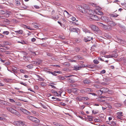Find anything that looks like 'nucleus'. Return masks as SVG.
<instances>
[{
    "label": "nucleus",
    "instance_id": "obj_1",
    "mask_svg": "<svg viewBox=\"0 0 126 126\" xmlns=\"http://www.w3.org/2000/svg\"><path fill=\"white\" fill-rule=\"evenodd\" d=\"M89 6L85 4H83L82 5H78L77 6V10L83 14L87 13L89 9Z\"/></svg>",
    "mask_w": 126,
    "mask_h": 126
},
{
    "label": "nucleus",
    "instance_id": "obj_2",
    "mask_svg": "<svg viewBox=\"0 0 126 126\" xmlns=\"http://www.w3.org/2000/svg\"><path fill=\"white\" fill-rule=\"evenodd\" d=\"M7 109L9 111L12 113L16 115L18 117L20 115V114L17 111L12 108L8 107L7 108Z\"/></svg>",
    "mask_w": 126,
    "mask_h": 126
},
{
    "label": "nucleus",
    "instance_id": "obj_3",
    "mask_svg": "<svg viewBox=\"0 0 126 126\" xmlns=\"http://www.w3.org/2000/svg\"><path fill=\"white\" fill-rule=\"evenodd\" d=\"M108 91V89L106 88H100L99 90H97L96 92L98 93L99 94H100L99 93L101 92L100 94L101 95L103 93H106Z\"/></svg>",
    "mask_w": 126,
    "mask_h": 126
},
{
    "label": "nucleus",
    "instance_id": "obj_4",
    "mask_svg": "<svg viewBox=\"0 0 126 126\" xmlns=\"http://www.w3.org/2000/svg\"><path fill=\"white\" fill-rule=\"evenodd\" d=\"M27 118L31 121L35 123H38L39 122V120L34 117L31 116H27Z\"/></svg>",
    "mask_w": 126,
    "mask_h": 126
},
{
    "label": "nucleus",
    "instance_id": "obj_5",
    "mask_svg": "<svg viewBox=\"0 0 126 126\" xmlns=\"http://www.w3.org/2000/svg\"><path fill=\"white\" fill-rule=\"evenodd\" d=\"M90 36L85 37L84 38V40L85 42L90 41L91 40H93V35H94V34L90 32Z\"/></svg>",
    "mask_w": 126,
    "mask_h": 126
},
{
    "label": "nucleus",
    "instance_id": "obj_6",
    "mask_svg": "<svg viewBox=\"0 0 126 126\" xmlns=\"http://www.w3.org/2000/svg\"><path fill=\"white\" fill-rule=\"evenodd\" d=\"M88 19L90 20H94L97 21L99 20V18L96 15H91V16H89Z\"/></svg>",
    "mask_w": 126,
    "mask_h": 126
},
{
    "label": "nucleus",
    "instance_id": "obj_7",
    "mask_svg": "<svg viewBox=\"0 0 126 126\" xmlns=\"http://www.w3.org/2000/svg\"><path fill=\"white\" fill-rule=\"evenodd\" d=\"M15 125L17 126H24V122L22 121H15L14 122Z\"/></svg>",
    "mask_w": 126,
    "mask_h": 126
},
{
    "label": "nucleus",
    "instance_id": "obj_8",
    "mask_svg": "<svg viewBox=\"0 0 126 126\" xmlns=\"http://www.w3.org/2000/svg\"><path fill=\"white\" fill-rule=\"evenodd\" d=\"M117 116H116L117 118L120 119L121 120H123L122 116H123V112H122L119 111L117 113Z\"/></svg>",
    "mask_w": 126,
    "mask_h": 126
},
{
    "label": "nucleus",
    "instance_id": "obj_9",
    "mask_svg": "<svg viewBox=\"0 0 126 126\" xmlns=\"http://www.w3.org/2000/svg\"><path fill=\"white\" fill-rule=\"evenodd\" d=\"M20 110L22 112L27 115H29L30 114V112L26 109H24L22 108H20Z\"/></svg>",
    "mask_w": 126,
    "mask_h": 126
},
{
    "label": "nucleus",
    "instance_id": "obj_10",
    "mask_svg": "<svg viewBox=\"0 0 126 126\" xmlns=\"http://www.w3.org/2000/svg\"><path fill=\"white\" fill-rule=\"evenodd\" d=\"M90 27L91 29L94 31L97 32L99 30V29L95 25H91Z\"/></svg>",
    "mask_w": 126,
    "mask_h": 126
},
{
    "label": "nucleus",
    "instance_id": "obj_11",
    "mask_svg": "<svg viewBox=\"0 0 126 126\" xmlns=\"http://www.w3.org/2000/svg\"><path fill=\"white\" fill-rule=\"evenodd\" d=\"M107 23L110 27H113L116 25L115 24L113 21H110L109 20Z\"/></svg>",
    "mask_w": 126,
    "mask_h": 126
},
{
    "label": "nucleus",
    "instance_id": "obj_12",
    "mask_svg": "<svg viewBox=\"0 0 126 126\" xmlns=\"http://www.w3.org/2000/svg\"><path fill=\"white\" fill-rule=\"evenodd\" d=\"M101 18L102 20L105 21L106 23L107 22L109 19V18L105 16H102L101 17Z\"/></svg>",
    "mask_w": 126,
    "mask_h": 126
},
{
    "label": "nucleus",
    "instance_id": "obj_13",
    "mask_svg": "<svg viewBox=\"0 0 126 126\" xmlns=\"http://www.w3.org/2000/svg\"><path fill=\"white\" fill-rule=\"evenodd\" d=\"M87 13L90 15V16H91V15H93L94 13V11L92 9H90L89 7V9H88Z\"/></svg>",
    "mask_w": 126,
    "mask_h": 126
},
{
    "label": "nucleus",
    "instance_id": "obj_14",
    "mask_svg": "<svg viewBox=\"0 0 126 126\" xmlns=\"http://www.w3.org/2000/svg\"><path fill=\"white\" fill-rule=\"evenodd\" d=\"M83 64L81 65L80 66H74V69L76 70H80L82 67H83Z\"/></svg>",
    "mask_w": 126,
    "mask_h": 126
},
{
    "label": "nucleus",
    "instance_id": "obj_15",
    "mask_svg": "<svg viewBox=\"0 0 126 126\" xmlns=\"http://www.w3.org/2000/svg\"><path fill=\"white\" fill-rule=\"evenodd\" d=\"M109 16L111 17L116 18L119 16V15H118L115 12H114L113 13L110 14Z\"/></svg>",
    "mask_w": 126,
    "mask_h": 126
},
{
    "label": "nucleus",
    "instance_id": "obj_16",
    "mask_svg": "<svg viewBox=\"0 0 126 126\" xmlns=\"http://www.w3.org/2000/svg\"><path fill=\"white\" fill-rule=\"evenodd\" d=\"M83 82L85 84H89L91 83V81L90 80L86 79L83 80Z\"/></svg>",
    "mask_w": 126,
    "mask_h": 126
},
{
    "label": "nucleus",
    "instance_id": "obj_17",
    "mask_svg": "<svg viewBox=\"0 0 126 126\" xmlns=\"http://www.w3.org/2000/svg\"><path fill=\"white\" fill-rule=\"evenodd\" d=\"M103 28L106 30L109 31L111 30V28L109 25H105L103 27Z\"/></svg>",
    "mask_w": 126,
    "mask_h": 126
},
{
    "label": "nucleus",
    "instance_id": "obj_18",
    "mask_svg": "<svg viewBox=\"0 0 126 126\" xmlns=\"http://www.w3.org/2000/svg\"><path fill=\"white\" fill-rule=\"evenodd\" d=\"M101 9L99 7H96V8L94 10V12L95 13L97 14V13L99 12L100 11Z\"/></svg>",
    "mask_w": 126,
    "mask_h": 126
},
{
    "label": "nucleus",
    "instance_id": "obj_19",
    "mask_svg": "<svg viewBox=\"0 0 126 126\" xmlns=\"http://www.w3.org/2000/svg\"><path fill=\"white\" fill-rule=\"evenodd\" d=\"M14 32L16 33L19 34H22L23 33V31L22 30H20L18 31H14Z\"/></svg>",
    "mask_w": 126,
    "mask_h": 126
},
{
    "label": "nucleus",
    "instance_id": "obj_20",
    "mask_svg": "<svg viewBox=\"0 0 126 126\" xmlns=\"http://www.w3.org/2000/svg\"><path fill=\"white\" fill-rule=\"evenodd\" d=\"M22 0H15V2L17 6H19L20 4V1H21Z\"/></svg>",
    "mask_w": 126,
    "mask_h": 126
},
{
    "label": "nucleus",
    "instance_id": "obj_21",
    "mask_svg": "<svg viewBox=\"0 0 126 126\" xmlns=\"http://www.w3.org/2000/svg\"><path fill=\"white\" fill-rule=\"evenodd\" d=\"M31 112L34 114V115L35 116H38L39 113L35 111L34 110L31 111Z\"/></svg>",
    "mask_w": 126,
    "mask_h": 126
},
{
    "label": "nucleus",
    "instance_id": "obj_22",
    "mask_svg": "<svg viewBox=\"0 0 126 126\" xmlns=\"http://www.w3.org/2000/svg\"><path fill=\"white\" fill-rule=\"evenodd\" d=\"M36 76L38 78V80L41 81H43L44 80V79L42 78V77H40V76L38 75H37Z\"/></svg>",
    "mask_w": 126,
    "mask_h": 126
},
{
    "label": "nucleus",
    "instance_id": "obj_23",
    "mask_svg": "<svg viewBox=\"0 0 126 126\" xmlns=\"http://www.w3.org/2000/svg\"><path fill=\"white\" fill-rule=\"evenodd\" d=\"M10 21L8 19H5V20L3 21V23L7 24L8 25L9 24Z\"/></svg>",
    "mask_w": 126,
    "mask_h": 126
},
{
    "label": "nucleus",
    "instance_id": "obj_24",
    "mask_svg": "<svg viewBox=\"0 0 126 126\" xmlns=\"http://www.w3.org/2000/svg\"><path fill=\"white\" fill-rule=\"evenodd\" d=\"M51 92L52 93H53V94L54 95H55L56 96H59L58 94L57 93V92L56 91H54L53 90H52Z\"/></svg>",
    "mask_w": 126,
    "mask_h": 126
},
{
    "label": "nucleus",
    "instance_id": "obj_25",
    "mask_svg": "<svg viewBox=\"0 0 126 126\" xmlns=\"http://www.w3.org/2000/svg\"><path fill=\"white\" fill-rule=\"evenodd\" d=\"M70 31L72 32H77V31L76 28H75L73 27L71 28L70 30Z\"/></svg>",
    "mask_w": 126,
    "mask_h": 126
},
{
    "label": "nucleus",
    "instance_id": "obj_26",
    "mask_svg": "<svg viewBox=\"0 0 126 126\" xmlns=\"http://www.w3.org/2000/svg\"><path fill=\"white\" fill-rule=\"evenodd\" d=\"M88 99H89V98L87 97H82L81 98V100L84 101H86Z\"/></svg>",
    "mask_w": 126,
    "mask_h": 126
},
{
    "label": "nucleus",
    "instance_id": "obj_27",
    "mask_svg": "<svg viewBox=\"0 0 126 126\" xmlns=\"http://www.w3.org/2000/svg\"><path fill=\"white\" fill-rule=\"evenodd\" d=\"M85 91H86V92H92L93 90L91 88H87L85 89Z\"/></svg>",
    "mask_w": 126,
    "mask_h": 126
},
{
    "label": "nucleus",
    "instance_id": "obj_28",
    "mask_svg": "<svg viewBox=\"0 0 126 126\" xmlns=\"http://www.w3.org/2000/svg\"><path fill=\"white\" fill-rule=\"evenodd\" d=\"M9 33V32L8 31H4L3 32L2 34L4 35H7Z\"/></svg>",
    "mask_w": 126,
    "mask_h": 126
},
{
    "label": "nucleus",
    "instance_id": "obj_29",
    "mask_svg": "<svg viewBox=\"0 0 126 126\" xmlns=\"http://www.w3.org/2000/svg\"><path fill=\"white\" fill-rule=\"evenodd\" d=\"M108 93L110 94H112L114 92L113 91L111 90H109L108 89V91H107Z\"/></svg>",
    "mask_w": 126,
    "mask_h": 126
},
{
    "label": "nucleus",
    "instance_id": "obj_30",
    "mask_svg": "<svg viewBox=\"0 0 126 126\" xmlns=\"http://www.w3.org/2000/svg\"><path fill=\"white\" fill-rule=\"evenodd\" d=\"M27 67L29 69H32L33 67V65L32 64L29 65L27 66Z\"/></svg>",
    "mask_w": 126,
    "mask_h": 126
},
{
    "label": "nucleus",
    "instance_id": "obj_31",
    "mask_svg": "<svg viewBox=\"0 0 126 126\" xmlns=\"http://www.w3.org/2000/svg\"><path fill=\"white\" fill-rule=\"evenodd\" d=\"M37 62L38 64H39L42 63V61L40 59H38L37 60Z\"/></svg>",
    "mask_w": 126,
    "mask_h": 126
},
{
    "label": "nucleus",
    "instance_id": "obj_32",
    "mask_svg": "<svg viewBox=\"0 0 126 126\" xmlns=\"http://www.w3.org/2000/svg\"><path fill=\"white\" fill-rule=\"evenodd\" d=\"M97 24L98 25H99V26H100L102 27L103 28V27L104 26V24H103L102 23L99 22H98Z\"/></svg>",
    "mask_w": 126,
    "mask_h": 126
},
{
    "label": "nucleus",
    "instance_id": "obj_33",
    "mask_svg": "<svg viewBox=\"0 0 126 126\" xmlns=\"http://www.w3.org/2000/svg\"><path fill=\"white\" fill-rule=\"evenodd\" d=\"M18 43H21L22 44H26L25 42L23 40H21L20 41H17Z\"/></svg>",
    "mask_w": 126,
    "mask_h": 126
},
{
    "label": "nucleus",
    "instance_id": "obj_34",
    "mask_svg": "<svg viewBox=\"0 0 126 126\" xmlns=\"http://www.w3.org/2000/svg\"><path fill=\"white\" fill-rule=\"evenodd\" d=\"M93 63L95 64H98L99 63V62L97 60L95 59L93 61Z\"/></svg>",
    "mask_w": 126,
    "mask_h": 126
},
{
    "label": "nucleus",
    "instance_id": "obj_35",
    "mask_svg": "<svg viewBox=\"0 0 126 126\" xmlns=\"http://www.w3.org/2000/svg\"><path fill=\"white\" fill-rule=\"evenodd\" d=\"M75 58L77 60L81 59V58L79 56H75Z\"/></svg>",
    "mask_w": 126,
    "mask_h": 126
},
{
    "label": "nucleus",
    "instance_id": "obj_36",
    "mask_svg": "<svg viewBox=\"0 0 126 126\" xmlns=\"http://www.w3.org/2000/svg\"><path fill=\"white\" fill-rule=\"evenodd\" d=\"M113 56H111V55H105L104 56V57L107 58H111L113 57Z\"/></svg>",
    "mask_w": 126,
    "mask_h": 126
},
{
    "label": "nucleus",
    "instance_id": "obj_37",
    "mask_svg": "<svg viewBox=\"0 0 126 126\" xmlns=\"http://www.w3.org/2000/svg\"><path fill=\"white\" fill-rule=\"evenodd\" d=\"M40 85L42 86H45L46 84L45 82H42L40 83Z\"/></svg>",
    "mask_w": 126,
    "mask_h": 126
},
{
    "label": "nucleus",
    "instance_id": "obj_38",
    "mask_svg": "<svg viewBox=\"0 0 126 126\" xmlns=\"http://www.w3.org/2000/svg\"><path fill=\"white\" fill-rule=\"evenodd\" d=\"M75 50L76 52H78L80 50V48L79 47H76Z\"/></svg>",
    "mask_w": 126,
    "mask_h": 126
},
{
    "label": "nucleus",
    "instance_id": "obj_39",
    "mask_svg": "<svg viewBox=\"0 0 126 126\" xmlns=\"http://www.w3.org/2000/svg\"><path fill=\"white\" fill-rule=\"evenodd\" d=\"M106 99L109 101H111L112 100V98L111 97H107Z\"/></svg>",
    "mask_w": 126,
    "mask_h": 126
},
{
    "label": "nucleus",
    "instance_id": "obj_40",
    "mask_svg": "<svg viewBox=\"0 0 126 126\" xmlns=\"http://www.w3.org/2000/svg\"><path fill=\"white\" fill-rule=\"evenodd\" d=\"M93 86L97 88H99L100 87L99 85H98L94 84L93 85Z\"/></svg>",
    "mask_w": 126,
    "mask_h": 126
},
{
    "label": "nucleus",
    "instance_id": "obj_41",
    "mask_svg": "<svg viewBox=\"0 0 126 126\" xmlns=\"http://www.w3.org/2000/svg\"><path fill=\"white\" fill-rule=\"evenodd\" d=\"M21 6V8H23L24 9H26L28 7V6L24 5Z\"/></svg>",
    "mask_w": 126,
    "mask_h": 126
},
{
    "label": "nucleus",
    "instance_id": "obj_42",
    "mask_svg": "<svg viewBox=\"0 0 126 126\" xmlns=\"http://www.w3.org/2000/svg\"><path fill=\"white\" fill-rule=\"evenodd\" d=\"M97 15H103V13L102 12H101L100 11L99 12L97 13Z\"/></svg>",
    "mask_w": 126,
    "mask_h": 126
},
{
    "label": "nucleus",
    "instance_id": "obj_43",
    "mask_svg": "<svg viewBox=\"0 0 126 126\" xmlns=\"http://www.w3.org/2000/svg\"><path fill=\"white\" fill-rule=\"evenodd\" d=\"M87 67L88 68H92L91 66L90 65H87L85 66V65H83V67Z\"/></svg>",
    "mask_w": 126,
    "mask_h": 126
},
{
    "label": "nucleus",
    "instance_id": "obj_44",
    "mask_svg": "<svg viewBox=\"0 0 126 126\" xmlns=\"http://www.w3.org/2000/svg\"><path fill=\"white\" fill-rule=\"evenodd\" d=\"M116 126V123L115 122H113L112 123V124L111 125H110V126Z\"/></svg>",
    "mask_w": 126,
    "mask_h": 126
},
{
    "label": "nucleus",
    "instance_id": "obj_45",
    "mask_svg": "<svg viewBox=\"0 0 126 126\" xmlns=\"http://www.w3.org/2000/svg\"><path fill=\"white\" fill-rule=\"evenodd\" d=\"M10 15H8V14H7L6 13L5 14V15H4V16L5 17H9Z\"/></svg>",
    "mask_w": 126,
    "mask_h": 126
},
{
    "label": "nucleus",
    "instance_id": "obj_46",
    "mask_svg": "<svg viewBox=\"0 0 126 126\" xmlns=\"http://www.w3.org/2000/svg\"><path fill=\"white\" fill-rule=\"evenodd\" d=\"M49 86H51V87L55 89L56 87L54 85H52L51 84H49L48 85Z\"/></svg>",
    "mask_w": 126,
    "mask_h": 126
},
{
    "label": "nucleus",
    "instance_id": "obj_47",
    "mask_svg": "<svg viewBox=\"0 0 126 126\" xmlns=\"http://www.w3.org/2000/svg\"><path fill=\"white\" fill-rule=\"evenodd\" d=\"M6 13L7 14H8L10 15L12 14L11 12L10 11H6Z\"/></svg>",
    "mask_w": 126,
    "mask_h": 126
},
{
    "label": "nucleus",
    "instance_id": "obj_48",
    "mask_svg": "<svg viewBox=\"0 0 126 126\" xmlns=\"http://www.w3.org/2000/svg\"><path fill=\"white\" fill-rule=\"evenodd\" d=\"M9 100L10 102H15V101L13 99L10 98Z\"/></svg>",
    "mask_w": 126,
    "mask_h": 126
},
{
    "label": "nucleus",
    "instance_id": "obj_49",
    "mask_svg": "<svg viewBox=\"0 0 126 126\" xmlns=\"http://www.w3.org/2000/svg\"><path fill=\"white\" fill-rule=\"evenodd\" d=\"M16 105L19 106H21V103L19 102H16Z\"/></svg>",
    "mask_w": 126,
    "mask_h": 126
},
{
    "label": "nucleus",
    "instance_id": "obj_50",
    "mask_svg": "<svg viewBox=\"0 0 126 126\" xmlns=\"http://www.w3.org/2000/svg\"><path fill=\"white\" fill-rule=\"evenodd\" d=\"M20 83L21 84L25 86H27V84H26L25 83H24L23 82H22Z\"/></svg>",
    "mask_w": 126,
    "mask_h": 126
},
{
    "label": "nucleus",
    "instance_id": "obj_51",
    "mask_svg": "<svg viewBox=\"0 0 126 126\" xmlns=\"http://www.w3.org/2000/svg\"><path fill=\"white\" fill-rule=\"evenodd\" d=\"M72 92V89H69L67 90V92L69 93H71Z\"/></svg>",
    "mask_w": 126,
    "mask_h": 126
},
{
    "label": "nucleus",
    "instance_id": "obj_52",
    "mask_svg": "<svg viewBox=\"0 0 126 126\" xmlns=\"http://www.w3.org/2000/svg\"><path fill=\"white\" fill-rule=\"evenodd\" d=\"M25 27L26 28L29 29L30 30H32V29L30 27H28L26 25H25Z\"/></svg>",
    "mask_w": 126,
    "mask_h": 126
},
{
    "label": "nucleus",
    "instance_id": "obj_53",
    "mask_svg": "<svg viewBox=\"0 0 126 126\" xmlns=\"http://www.w3.org/2000/svg\"><path fill=\"white\" fill-rule=\"evenodd\" d=\"M75 41L77 43H79L80 42V39H77L75 40Z\"/></svg>",
    "mask_w": 126,
    "mask_h": 126
},
{
    "label": "nucleus",
    "instance_id": "obj_54",
    "mask_svg": "<svg viewBox=\"0 0 126 126\" xmlns=\"http://www.w3.org/2000/svg\"><path fill=\"white\" fill-rule=\"evenodd\" d=\"M107 97H106L105 96H102L100 98H98V100H99V99H101V98H107Z\"/></svg>",
    "mask_w": 126,
    "mask_h": 126
},
{
    "label": "nucleus",
    "instance_id": "obj_55",
    "mask_svg": "<svg viewBox=\"0 0 126 126\" xmlns=\"http://www.w3.org/2000/svg\"><path fill=\"white\" fill-rule=\"evenodd\" d=\"M80 91L81 92V93H83L84 92H86V91H85V89L81 90H80Z\"/></svg>",
    "mask_w": 126,
    "mask_h": 126
},
{
    "label": "nucleus",
    "instance_id": "obj_56",
    "mask_svg": "<svg viewBox=\"0 0 126 126\" xmlns=\"http://www.w3.org/2000/svg\"><path fill=\"white\" fill-rule=\"evenodd\" d=\"M32 64H34V65L38 64L37 63V61L36 62H35L34 61L32 62Z\"/></svg>",
    "mask_w": 126,
    "mask_h": 126
},
{
    "label": "nucleus",
    "instance_id": "obj_57",
    "mask_svg": "<svg viewBox=\"0 0 126 126\" xmlns=\"http://www.w3.org/2000/svg\"><path fill=\"white\" fill-rule=\"evenodd\" d=\"M106 72V71L105 70H103L101 72V74H104Z\"/></svg>",
    "mask_w": 126,
    "mask_h": 126
},
{
    "label": "nucleus",
    "instance_id": "obj_58",
    "mask_svg": "<svg viewBox=\"0 0 126 126\" xmlns=\"http://www.w3.org/2000/svg\"><path fill=\"white\" fill-rule=\"evenodd\" d=\"M36 39L34 38H33L31 39V41L33 42H35V41H36Z\"/></svg>",
    "mask_w": 126,
    "mask_h": 126
},
{
    "label": "nucleus",
    "instance_id": "obj_59",
    "mask_svg": "<svg viewBox=\"0 0 126 126\" xmlns=\"http://www.w3.org/2000/svg\"><path fill=\"white\" fill-rule=\"evenodd\" d=\"M34 7L37 9H38L39 8V6L36 5H34L33 6Z\"/></svg>",
    "mask_w": 126,
    "mask_h": 126
},
{
    "label": "nucleus",
    "instance_id": "obj_60",
    "mask_svg": "<svg viewBox=\"0 0 126 126\" xmlns=\"http://www.w3.org/2000/svg\"><path fill=\"white\" fill-rule=\"evenodd\" d=\"M91 94L93 95L94 96H97V95L95 93H90L89 94Z\"/></svg>",
    "mask_w": 126,
    "mask_h": 126
},
{
    "label": "nucleus",
    "instance_id": "obj_61",
    "mask_svg": "<svg viewBox=\"0 0 126 126\" xmlns=\"http://www.w3.org/2000/svg\"><path fill=\"white\" fill-rule=\"evenodd\" d=\"M118 42L120 43H121V42H122V40L119 39H118Z\"/></svg>",
    "mask_w": 126,
    "mask_h": 126
},
{
    "label": "nucleus",
    "instance_id": "obj_62",
    "mask_svg": "<svg viewBox=\"0 0 126 126\" xmlns=\"http://www.w3.org/2000/svg\"><path fill=\"white\" fill-rule=\"evenodd\" d=\"M4 35L0 33V37L1 38H3L4 37Z\"/></svg>",
    "mask_w": 126,
    "mask_h": 126
},
{
    "label": "nucleus",
    "instance_id": "obj_63",
    "mask_svg": "<svg viewBox=\"0 0 126 126\" xmlns=\"http://www.w3.org/2000/svg\"><path fill=\"white\" fill-rule=\"evenodd\" d=\"M54 72L55 73H61V72L60 71H57V70L55 71Z\"/></svg>",
    "mask_w": 126,
    "mask_h": 126
},
{
    "label": "nucleus",
    "instance_id": "obj_64",
    "mask_svg": "<svg viewBox=\"0 0 126 126\" xmlns=\"http://www.w3.org/2000/svg\"><path fill=\"white\" fill-rule=\"evenodd\" d=\"M71 19L73 21H75L76 19V18L75 17H72L71 18Z\"/></svg>",
    "mask_w": 126,
    "mask_h": 126
}]
</instances>
